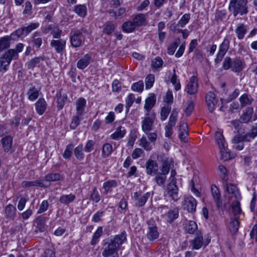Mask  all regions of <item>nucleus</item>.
Returning a JSON list of instances; mask_svg holds the SVG:
<instances>
[{
  "instance_id": "f257e3e1",
  "label": "nucleus",
  "mask_w": 257,
  "mask_h": 257,
  "mask_svg": "<svg viewBox=\"0 0 257 257\" xmlns=\"http://www.w3.org/2000/svg\"><path fill=\"white\" fill-rule=\"evenodd\" d=\"M126 232L122 231L120 234L115 235L112 238L102 241L103 251L102 255L103 257H109L116 252L121 245L126 241Z\"/></svg>"
},
{
  "instance_id": "f03ea898",
  "label": "nucleus",
  "mask_w": 257,
  "mask_h": 257,
  "mask_svg": "<svg viewBox=\"0 0 257 257\" xmlns=\"http://www.w3.org/2000/svg\"><path fill=\"white\" fill-rule=\"evenodd\" d=\"M247 0H230L228 10L234 17L243 16L248 13Z\"/></svg>"
},
{
  "instance_id": "7ed1b4c3",
  "label": "nucleus",
  "mask_w": 257,
  "mask_h": 257,
  "mask_svg": "<svg viewBox=\"0 0 257 257\" xmlns=\"http://www.w3.org/2000/svg\"><path fill=\"white\" fill-rule=\"evenodd\" d=\"M244 67V62L239 57L232 59L230 57H226L223 61L222 68L226 70L230 69L236 73L240 72Z\"/></svg>"
},
{
  "instance_id": "20e7f679",
  "label": "nucleus",
  "mask_w": 257,
  "mask_h": 257,
  "mask_svg": "<svg viewBox=\"0 0 257 257\" xmlns=\"http://www.w3.org/2000/svg\"><path fill=\"white\" fill-rule=\"evenodd\" d=\"M18 56L12 50H9L0 57V72L4 74L7 70L12 60H17Z\"/></svg>"
},
{
  "instance_id": "39448f33",
  "label": "nucleus",
  "mask_w": 257,
  "mask_h": 257,
  "mask_svg": "<svg viewBox=\"0 0 257 257\" xmlns=\"http://www.w3.org/2000/svg\"><path fill=\"white\" fill-rule=\"evenodd\" d=\"M39 25L38 22L31 23L26 26L22 27L16 30L12 33V36H14L15 38H14L16 40L19 38H24L32 31L38 28Z\"/></svg>"
},
{
  "instance_id": "423d86ee",
  "label": "nucleus",
  "mask_w": 257,
  "mask_h": 257,
  "mask_svg": "<svg viewBox=\"0 0 257 257\" xmlns=\"http://www.w3.org/2000/svg\"><path fill=\"white\" fill-rule=\"evenodd\" d=\"M84 28L79 30H73L71 32L70 35V43L71 45L74 47H80L82 42L84 40V37L83 33L85 32Z\"/></svg>"
},
{
  "instance_id": "0eeeda50",
  "label": "nucleus",
  "mask_w": 257,
  "mask_h": 257,
  "mask_svg": "<svg viewBox=\"0 0 257 257\" xmlns=\"http://www.w3.org/2000/svg\"><path fill=\"white\" fill-rule=\"evenodd\" d=\"M148 232L146 235L147 238L152 241L156 239L159 236V232L158 231L156 223L153 219H150L148 222Z\"/></svg>"
},
{
  "instance_id": "6e6552de",
  "label": "nucleus",
  "mask_w": 257,
  "mask_h": 257,
  "mask_svg": "<svg viewBox=\"0 0 257 257\" xmlns=\"http://www.w3.org/2000/svg\"><path fill=\"white\" fill-rule=\"evenodd\" d=\"M149 115L145 117L142 121V130L145 133L151 132L153 127L154 120L156 118V114L154 112H152Z\"/></svg>"
},
{
  "instance_id": "1a4fd4ad",
  "label": "nucleus",
  "mask_w": 257,
  "mask_h": 257,
  "mask_svg": "<svg viewBox=\"0 0 257 257\" xmlns=\"http://www.w3.org/2000/svg\"><path fill=\"white\" fill-rule=\"evenodd\" d=\"M205 101L207 108L210 112H213L217 104V99L214 93L209 91L206 95Z\"/></svg>"
},
{
  "instance_id": "9d476101",
  "label": "nucleus",
  "mask_w": 257,
  "mask_h": 257,
  "mask_svg": "<svg viewBox=\"0 0 257 257\" xmlns=\"http://www.w3.org/2000/svg\"><path fill=\"white\" fill-rule=\"evenodd\" d=\"M225 191L228 193L229 196L228 199H232L234 197L236 200H239L241 198L240 194L236 186L234 185L230 184H225Z\"/></svg>"
},
{
  "instance_id": "9b49d317",
  "label": "nucleus",
  "mask_w": 257,
  "mask_h": 257,
  "mask_svg": "<svg viewBox=\"0 0 257 257\" xmlns=\"http://www.w3.org/2000/svg\"><path fill=\"white\" fill-rule=\"evenodd\" d=\"M50 186V183H45L43 180H37L32 181H24L21 183L22 188H29L32 186H38L42 188H48Z\"/></svg>"
},
{
  "instance_id": "f8f14e48",
  "label": "nucleus",
  "mask_w": 257,
  "mask_h": 257,
  "mask_svg": "<svg viewBox=\"0 0 257 257\" xmlns=\"http://www.w3.org/2000/svg\"><path fill=\"white\" fill-rule=\"evenodd\" d=\"M211 192L217 208H219L222 205L219 189L215 185L213 184L211 186Z\"/></svg>"
},
{
  "instance_id": "ddd939ff",
  "label": "nucleus",
  "mask_w": 257,
  "mask_h": 257,
  "mask_svg": "<svg viewBox=\"0 0 257 257\" xmlns=\"http://www.w3.org/2000/svg\"><path fill=\"white\" fill-rule=\"evenodd\" d=\"M150 194L147 192L143 195L136 192L134 193V198L135 200V204L137 206L140 207L143 206L150 197Z\"/></svg>"
},
{
  "instance_id": "4468645a",
  "label": "nucleus",
  "mask_w": 257,
  "mask_h": 257,
  "mask_svg": "<svg viewBox=\"0 0 257 257\" xmlns=\"http://www.w3.org/2000/svg\"><path fill=\"white\" fill-rule=\"evenodd\" d=\"M198 89L197 78L196 76H193L187 83L185 90L190 94H195Z\"/></svg>"
},
{
  "instance_id": "2eb2a0df",
  "label": "nucleus",
  "mask_w": 257,
  "mask_h": 257,
  "mask_svg": "<svg viewBox=\"0 0 257 257\" xmlns=\"http://www.w3.org/2000/svg\"><path fill=\"white\" fill-rule=\"evenodd\" d=\"M167 194L175 201H177L179 197L178 196V188L175 183H170L167 187Z\"/></svg>"
},
{
  "instance_id": "dca6fc26",
  "label": "nucleus",
  "mask_w": 257,
  "mask_h": 257,
  "mask_svg": "<svg viewBox=\"0 0 257 257\" xmlns=\"http://www.w3.org/2000/svg\"><path fill=\"white\" fill-rule=\"evenodd\" d=\"M203 238L201 233L197 232L195 237L192 240L190 241V245L192 249H199L203 244Z\"/></svg>"
},
{
  "instance_id": "f3484780",
  "label": "nucleus",
  "mask_w": 257,
  "mask_h": 257,
  "mask_svg": "<svg viewBox=\"0 0 257 257\" xmlns=\"http://www.w3.org/2000/svg\"><path fill=\"white\" fill-rule=\"evenodd\" d=\"M156 101V97L154 94L152 93L146 99L144 108L147 111L146 115H149L150 110L154 107Z\"/></svg>"
},
{
  "instance_id": "a211bd4d",
  "label": "nucleus",
  "mask_w": 257,
  "mask_h": 257,
  "mask_svg": "<svg viewBox=\"0 0 257 257\" xmlns=\"http://www.w3.org/2000/svg\"><path fill=\"white\" fill-rule=\"evenodd\" d=\"M146 168L147 174L150 175L156 174L158 170V166L157 162L152 159H149L147 161L146 163Z\"/></svg>"
},
{
  "instance_id": "6ab92c4d",
  "label": "nucleus",
  "mask_w": 257,
  "mask_h": 257,
  "mask_svg": "<svg viewBox=\"0 0 257 257\" xmlns=\"http://www.w3.org/2000/svg\"><path fill=\"white\" fill-rule=\"evenodd\" d=\"M253 113V108L249 106L243 110L242 113L240 116L241 123H248L251 120Z\"/></svg>"
},
{
  "instance_id": "aec40b11",
  "label": "nucleus",
  "mask_w": 257,
  "mask_h": 257,
  "mask_svg": "<svg viewBox=\"0 0 257 257\" xmlns=\"http://www.w3.org/2000/svg\"><path fill=\"white\" fill-rule=\"evenodd\" d=\"M50 45L55 48L57 53L62 54L65 48L66 41L63 39L53 40L51 41Z\"/></svg>"
},
{
  "instance_id": "412c9836",
  "label": "nucleus",
  "mask_w": 257,
  "mask_h": 257,
  "mask_svg": "<svg viewBox=\"0 0 257 257\" xmlns=\"http://www.w3.org/2000/svg\"><path fill=\"white\" fill-rule=\"evenodd\" d=\"M179 138L182 142H186L187 141L188 125L185 122L181 123L179 126Z\"/></svg>"
},
{
  "instance_id": "4be33fe9",
  "label": "nucleus",
  "mask_w": 257,
  "mask_h": 257,
  "mask_svg": "<svg viewBox=\"0 0 257 257\" xmlns=\"http://www.w3.org/2000/svg\"><path fill=\"white\" fill-rule=\"evenodd\" d=\"M13 142V138L11 135L6 136L1 139V143L4 152L10 151L12 147Z\"/></svg>"
},
{
  "instance_id": "5701e85b",
  "label": "nucleus",
  "mask_w": 257,
  "mask_h": 257,
  "mask_svg": "<svg viewBox=\"0 0 257 257\" xmlns=\"http://www.w3.org/2000/svg\"><path fill=\"white\" fill-rule=\"evenodd\" d=\"M239 101L241 107H244L252 104L254 99L252 96L248 93L242 94L239 98Z\"/></svg>"
},
{
  "instance_id": "b1692460",
  "label": "nucleus",
  "mask_w": 257,
  "mask_h": 257,
  "mask_svg": "<svg viewBox=\"0 0 257 257\" xmlns=\"http://www.w3.org/2000/svg\"><path fill=\"white\" fill-rule=\"evenodd\" d=\"M31 43L34 48L39 49L43 43V39L41 33L38 32L34 33L31 37Z\"/></svg>"
},
{
  "instance_id": "393cba45",
  "label": "nucleus",
  "mask_w": 257,
  "mask_h": 257,
  "mask_svg": "<svg viewBox=\"0 0 257 257\" xmlns=\"http://www.w3.org/2000/svg\"><path fill=\"white\" fill-rule=\"evenodd\" d=\"M14 36H12V33L10 36H6L0 38V52L8 48L10 46V41L15 40Z\"/></svg>"
},
{
  "instance_id": "a878e982",
  "label": "nucleus",
  "mask_w": 257,
  "mask_h": 257,
  "mask_svg": "<svg viewBox=\"0 0 257 257\" xmlns=\"http://www.w3.org/2000/svg\"><path fill=\"white\" fill-rule=\"evenodd\" d=\"M185 205L186 206L188 212H194L196 210L197 201L196 199L192 196H189L185 199Z\"/></svg>"
},
{
  "instance_id": "bb28decb",
  "label": "nucleus",
  "mask_w": 257,
  "mask_h": 257,
  "mask_svg": "<svg viewBox=\"0 0 257 257\" xmlns=\"http://www.w3.org/2000/svg\"><path fill=\"white\" fill-rule=\"evenodd\" d=\"M47 103L44 98H40L35 103V108L37 112L39 115H42L46 109Z\"/></svg>"
},
{
  "instance_id": "cd10ccee",
  "label": "nucleus",
  "mask_w": 257,
  "mask_h": 257,
  "mask_svg": "<svg viewBox=\"0 0 257 257\" xmlns=\"http://www.w3.org/2000/svg\"><path fill=\"white\" fill-rule=\"evenodd\" d=\"M86 103V100L83 98H80L76 101V114L83 115Z\"/></svg>"
},
{
  "instance_id": "c85d7f7f",
  "label": "nucleus",
  "mask_w": 257,
  "mask_h": 257,
  "mask_svg": "<svg viewBox=\"0 0 257 257\" xmlns=\"http://www.w3.org/2000/svg\"><path fill=\"white\" fill-rule=\"evenodd\" d=\"M40 88L36 87L35 86H31L27 92L28 99L31 101H34L39 96V92Z\"/></svg>"
},
{
  "instance_id": "c756f323",
  "label": "nucleus",
  "mask_w": 257,
  "mask_h": 257,
  "mask_svg": "<svg viewBox=\"0 0 257 257\" xmlns=\"http://www.w3.org/2000/svg\"><path fill=\"white\" fill-rule=\"evenodd\" d=\"M91 56L89 54L85 55L82 58L78 60L77 63V67L80 69L86 68L90 63Z\"/></svg>"
},
{
  "instance_id": "7c9ffc66",
  "label": "nucleus",
  "mask_w": 257,
  "mask_h": 257,
  "mask_svg": "<svg viewBox=\"0 0 257 257\" xmlns=\"http://www.w3.org/2000/svg\"><path fill=\"white\" fill-rule=\"evenodd\" d=\"M63 179V176L59 173H50L46 175L45 177L44 181L45 183H49L50 181L55 182Z\"/></svg>"
},
{
  "instance_id": "2f4dec72",
  "label": "nucleus",
  "mask_w": 257,
  "mask_h": 257,
  "mask_svg": "<svg viewBox=\"0 0 257 257\" xmlns=\"http://www.w3.org/2000/svg\"><path fill=\"white\" fill-rule=\"evenodd\" d=\"M126 130L124 127L120 126L116 128L115 131L111 135L110 138L112 140H118L125 135Z\"/></svg>"
},
{
  "instance_id": "473e14b6",
  "label": "nucleus",
  "mask_w": 257,
  "mask_h": 257,
  "mask_svg": "<svg viewBox=\"0 0 257 257\" xmlns=\"http://www.w3.org/2000/svg\"><path fill=\"white\" fill-rule=\"evenodd\" d=\"M16 214V208L12 204L8 205L5 208V214L7 218L14 220Z\"/></svg>"
},
{
  "instance_id": "72a5a7b5",
  "label": "nucleus",
  "mask_w": 257,
  "mask_h": 257,
  "mask_svg": "<svg viewBox=\"0 0 257 257\" xmlns=\"http://www.w3.org/2000/svg\"><path fill=\"white\" fill-rule=\"evenodd\" d=\"M178 216L179 210L177 208H175L173 210H169L166 213V220L168 222L171 223L178 217Z\"/></svg>"
},
{
  "instance_id": "f704fd0d",
  "label": "nucleus",
  "mask_w": 257,
  "mask_h": 257,
  "mask_svg": "<svg viewBox=\"0 0 257 257\" xmlns=\"http://www.w3.org/2000/svg\"><path fill=\"white\" fill-rule=\"evenodd\" d=\"M233 147L235 150L241 151L244 148L243 142L240 139V134L235 136L232 140Z\"/></svg>"
},
{
  "instance_id": "c9c22d12",
  "label": "nucleus",
  "mask_w": 257,
  "mask_h": 257,
  "mask_svg": "<svg viewBox=\"0 0 257 257\" xmlns=\"http://www.w3.org/2000/svg\"><path fill=\"white\" fill-rule=\"evenodd\" d=\"M117 185V182L115 180H110L106 181L103 184V188L104 189L103 193L107 194L109 192L111 191L113 188H115Z\"/></svg>"
},
{
  "instance_id": "e433bc0d",
  "label": "nucleus",
  "mask_w": 257,
  "mask_h": 257,
  "mask_svg": "<svg viewBox=\"0 0 257 257\" xmlns=\"http://www.w3.org/2000/svg\"><path fill=\"white\" fill-rule=\"evenodd\" d=\"M163 61L160 57H156L152 60L151 66L154 71L160 69L163 65Z\"/></svg>"
},
{
  "instance_id": "4c0bfd02",
  "label": "nucleus",
  "mask_w": 257,
  "mask_h": 257,
  "mask_svg": "<svg viewBox=\"0 0 257 257\" xmlns=\"http://www.w3.org/2000/svg\"><path fill=\"white\" fill-rule=\"evenodd\" d=\"M235 33L238 39H242L247 32L246 26L243 24H239L235 29Z\"/></svg>"
},
{
  "instance_id": "58836bf2",
  "label": "nucleus",
  "mask_w": 257,
  "mask_h": 257,
  "mask_svg": "<svg viewBox=\"0 0 257 257\" xmlns=\"http://www.w3.org/2000/svg\"><path fill=\"white\" fill-rule=\"evenodd\" d=\"M75 195L73 194L63 195L59 198V202L64 205H68L75 199Z\"/></svg>"
},
{
  "instance_id": "ea45409f",
  "label": "nucleus",
  "mask_w": 257,
  "mask_h": 257,
  "mask_svg": "<svg viewBox=\"0 0 257 257\" xmlns=\"http://www.w3.org/2000/svg\"><path fill=\"white\" fill-rule=\"evenodd\" d=\"M74 154L78 160L81 161L84 159L85 155L83 153V146L82 144H79L74 149Z\"/></svg>"
},
{
  "instance_id": "a19ab883",
  "label": "nucleus",
  "mask_w": 257,
  "mask_h": 257,
  "mask_svg": "<svg viewBox=\"0 0 257 257\" xmlns=\"http://www.w3.org/2000/svg\"><path fill=\"white\" fill-rule=\"evenodd\" d=\"M179 112V109L178 108H174L172 110L171 115L169 118V120L167 123L168 124H170L171 125H173L174 126H175L177 120Z\"/></svg>"
},
{
  "instance_id": "79ce46f5",
  "label": "nucleus",
  "mask_w": 257,
  "mask_h": 257,
  "mask_svg": "<svg viewBox=\"0 0 257 257\" xmlns=\"http://www.w3.org/2000/svg\"><path fill=\"white\" fill-rule=\"evenodd\" d=\"M102 233H103L102 227H101V226L98 227L92 236V239H91V240L90 242L91 245H95V244H96L99 241V238L102 235Z\"/></svg>"
},
{
  "instance_id": "37998d69",
  "label": "nucleus",
  "mask_w": 257,
  "mask_h": 257,
  "mask_svg": "<svg viewBox=\"0 0 257 257\" xmlns=\"http://www.w3.org/2000/svg\"><path fill=\"white\" fill-rule=\"evenodd\" d=\"M74 12L81 17H85L87 8L84 5H77L74 7Z\"/></svg>"
},
{
  "instance_id": "c03bdc74",
  "label": "nucleus",
  "mask_w": 257,
  "mask_h": 257,
  "mask_svg": "<svg viewBox=\"0 0 257 257\" xmlns=\"http://www.w3.org/2000/svg\"><path fill=\"white\" fill-rule=\"evenodd\" d=\"M146 21V18L144 14H139L133 19L134 25L136 27L143 26Z\"/></svg>"
},
{
  "instance_id": "a18cd8bd",
  "label": "nucleus",
  "mask_w": 257,
  "mask_h": 257,
  "mask_svg": "<svg viewBox=\"0 0 257 257\" xmlns=\"http://www.w3.org/2000/svg\"><path fill=\"white\" fill-rule=\"evenodd\" d=\"M112 152V146L109 143L104 144L102 148V157L104 158L109 157Z\"/></svg>"
},
{
  "instance_id": "49530a36",
  "label": "nucleus",
  "mask_w": 257,
  "mask_h": 257,
  "mask_svg": "<svg viewBox=\"0 0 257 257\" xmlns=\"http://www.w3.org/2000/svg\"><path fill=\"white\" fill-rule=\"evenodd\" d=\"M190 19V15L189 14H185L178 22L176 25H174V28L177 27L183 28L189 21Z\"/></svg>"
},
{
  "instance_id": "de8ad7c7",
  "label": "nucleus",
  "mask_w": 257,
  "mask_h": 257,
  "mask_svg": "<svg viewBox=\"0 0 257 257\" xmlns=\"http://www.w3.org/2000/svg\"><path fill=\"white\" fill-rule=\"evenodd\" d=\"M171 110V107L169 105H166L162 107L161 110L160 119L162 121L165 120Z\"/></svg>"
},
{
  "instance_id": "09e8293b",
  "label": "nucleus",
  "mask_w": 257,
  "mask_h": 257,
  "mask_svg": "<svg viewBox=\"0 0 257 257\" xmlns=\"http://www.w3.org/2000/svg\"><path fill=\"white\" fill-rule=\"evenodd\" d=\"M122 28L123 31L126 33H131L135 30L136 26L134 25L133 21H129L124 22L122 24Z\"/></svg>"
},
{
  "instance_id": "8fccbe9b",
  "label": "nucleus",
  "mask_w": 257,
  "mask_h": 257,
  "mask_svg": "<svg viewBox=\"0 0 257 257\" xmlns=\"http://www.w3.org/2000/svg\"><path fill=\"white\" fill-rule=\"evenodd\" d=\"M139 145L143 147L146 151H149L152 150V146L150 142L148 141L146 137L143 136L139 140Z\"/></svg>"
},
{
  "instance_id": "3c124183",
  "label": "nucleus",
  "mask_w": 257,
  "mask_h": 257,
  "mask_svg": "<svg viewBox=\"0 0 257 257\" xmlns=\"http://www.w3.org/2000/svg\"><path fill=\"white\" fill-rule=\"evenodd\" d=\"M82 115H78L76 114L72 119L70 127L71 130L75 129L78 125L80 124V121L82 119Z\"/></svg>"
},
{
  "instance_id": "603ef678",
  "label": "nucleus",
  "mask_w": 257,
  "mask_h": 257,
  "mask_svg": "<svg viewBox=\"0 0 257 257\" xmlns=\"http://www.w3.org/2000/svg\"><path fill=\"white\" fill-rule=\"evenodd\" d=\"M177 75L176 74L175 69H173V74L171 78V82L174 86V89L176 91H178L181 89V84L179 80H177Z\"/></svg>"
},
{
  "instance_id": "864d4df0",
  "label": "nucleus",
  "mask_w": 257,
  "mask_h": 257,
  "mask_svg": "<svg viewBox=\"0 0 257 257\" xmlns=\"http://www.w3.org/2000/svg\"><path fill=\"white\" fill-rule=\"evenodd\" d=\"M180 43V39H177L174 42L170 44L167 48V53L169 55H172L175 53L177 48Z\"/></svg>"
},
{
  "instance_id": "5fc2aeb1",
  "label": "nucleus",
  "mask_w": 257,
  "mask_h": 257,
  "mask_svg": "<svg viewBox=\"0 0 257 257\" xmlns=\"http://www.w3.org/2000/svg\"><path fill=\"white\" fill-rule=\"evenodd\" d=\"M114 24L110 22H106L103 26V32L107 35L111 34L114 30Z\"/></svg>"
},
{
  "instance_id": "6e6d98bb",
  "label": "nucleus",
  "mask_w": 257,
  "mask_h": 257,
  "mask_svg": "<svg viewBox=\"0 0 257 257\" xmlns=\"http://www.w3.org/2000/svg\"><path fill=\"white\" fill-rule=\"evenodd\" d=\"M144 84L142 80L134 83L131 87L132 90L134 91L141 92L144 90Z\"/></svg>"
},
{
  "instance_id": "4d7b16f0",
  "label": "nucleus",
  "mask_w": 257,
  "mask_h": 257,
  "mask_svg": "<svg viewBox=\"0 0 257 257\" xmlns=\"http://www.w3.org/2000/svg\"><path fill=\"white\" fill-rule=\"evenodd\" d=\"M74 147V145L72 143L68 144L64 151L63 154V157L65 159H70L72 155V150Z\"/></svg>"
},
{
  "instance_id": "13d9d810",
  "label": "nucleus",
  "mask_w": 257,
  "mask_h": 257,
  "mask_svg": "<svg viewBox=\"0 0 257 257\" xmlns=\"http://www.w3.org/2000/svg\"><path fill=\"white\" fill-rule=\"evenodd\" d=\"M230 41L227 38H225L219 46V51L226 54L229 47Z\"/></svg>"
},
{
  "instance_id": "bf43d9fd",
  "label": "nucleus",
  "mask_w": 257,
  "mask_h": 257,
  "mask_svg": "<svg viewBox=\"0 0 257 257\" xmlns=\"http://www.w3.org/2000/svg\"><path fill=\"white\" fill-rule=\"evenodd\" d=\"M238 200L236 199V200L233 201L232 203V212L235 216L240 214L241 212Z\"/></svg>"
},
{
  "instance_id": "052dcab7",
  "label": "nucleus",
  "mask_w": 257,
  "mask_h": 257,
  "mask_svg": "<svg viewBox=\"0 0 257 257\" xmlns=\"http://www.w3.org/2000/svg\"><path fill=\"white\" fill-rule=\"evenodd\" d=\"M67 97L66 95L63 94L62 95L61 93L59 94L57 96V107L59 109H61L64 105V103L67 100Z\"/></svg>"
},
{
  "instance_id": "680f3d73",
  "label": "nucleus",
  "mask_w": 257,
  "mask_h": 257,
  "mask_svg": "<svg viewBox=\"0 0 257 257\" xmlns=\"http://www.w3.org/2000/svg\"><path fill=\"white\" fill-rule=\"evenodd\" d=\"M100 195H99L96 187H94L93 189L92 193L90 194V199L94 201L95 203H97L100 200Z\"/></svg>"
},
{
  "instance_id": "e2e57ef3",
  "label": "nucleus",
  "mask_w": 257,
  "mask_h": 257,
  "mask_svg": "<svg viewBox=\"0 0 257 257\" xmlns=\"http://www.w3.org/2000/svg\"><path fill=\"white\" fill-rule=\"evenodd\" d=\"M155 81V76L153 74L148 75L145 79L146 88L149 89L151 88L154 84Z\"/></svg>"
},
{
  "instance_id": "0e129e2a",
  "label": "nucleus",
  "mask_w": 257,
  "mask_h": 257,
  "mask_svg": "<svg viewBox=\"0 0 257 257\" xmlns=\"http://www.w3.org/2000/svg\"><path fill=\"white\" fill-rule=\"evenodd\" d=\"M239 227V222L236 217L231 221L230 223V228L231 232L234 234L237 232Z\"/></svg>"
},
{
  "instance_id": "69168bd1",
  "label": "nucleus",
  "mask_w": 257,
  "mask_h": 257,
  "mask_svg": "<svg viewBox=\"0 0 257 257\" xmlns=\"http://www.w3.org/2000/svg\"><path fill=\"white\" fill-rule=\"evenodd\" d=\"M197 229V226L195 222L194 221H189L187 226L186 230L190 234L194 233Z\"/></svg>"
},
{
  "instance_id": "338daca9",
  "label": "nucleus",
  "mask_w": 257,
  "mask_h": 257,
  "mask_svg": "<svg viewBox=\"0 0 257 257\" xmlns=\"http://www.w3.org/2000/svg\"><path fill=\"white\" fill-rule=\"evenodd\" d=\"M42 60H43V58L42 57H35L28 62V67L33 68Z\"/></svg>"
},
{
  "instance_id": "774afa93",
  "label": "nucleus",
  "mask_w": 257,
  "mask_h": 257,
  "mask_svg": "<svg viewBox=\"0 0 257 257\" xmlns=\"http://www.w3.org/2000/svg\"><path fill=\"white\" fill-rule=\"evenodd\" d=\"M166 180V175L159 173L155 177V181L157 184L159 185H164Z\"/></svg>"
}]
</instances>
